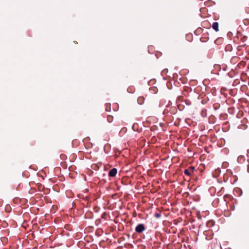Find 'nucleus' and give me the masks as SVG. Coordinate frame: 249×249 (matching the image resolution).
<instances>
[{"mask_svg":"<svg viewBox=\"0 0 249 249\" xmlns=\"http://www.w3.org/2000/svg\"><path fill=\"white\" fill-rule=\"evenodd\" d=\"M145 230V226L143 224H138L136 228L135 231L137 233H140L143 232Z\"/></svg>","mask_w":249,"mask_h":249,"instance_id":"obj_1","label":"nucleus"},{"mask_svg":"<svg viewBox=\"0 0 249 249\" xmlns=\"http://www.w3.org/2000/svg\"><path fill=\"white\" fill-rule=\"evenodd\" d=\"M118 170L116 168H113L110 170V177H114L117 174Z\"/></svg>","mask_w":249,"mask_h":249,"instance_id":"obj_2","label":"nucleus"},{"mask_svg":"<svg viewBox=\"0 0 249 249\" xmlns=\"http://www.w3.org/2000/svg\"><path fill=\"white\" fill-rule=\"evenodd\" d=\"M219 24L217 22H214L213 23L212 25V28L213 29L215 30L216 32L219 31Z\"/></svg>","mask_w":249,"mask_h":249,"instance_id":"obj_3","label":"nucleus"},{"mask_svg":"<svg viewBox=\"0 0 249 249\" xmlns=\"http://www.w3.org/2000/svg\"><path fill=\"white\" fill-rule=\"evenodd\" d=\"M144 98L143 97H139L138 99V102L139 104L142 105L144 103Z\"/></svg>","mask_w":249,"mask_h":249,"instance_id":"obj_4","label":"nucleus"},{"mask_svg":"<svg viewBox=\"0 0 249 249\" xmlns=\"http://www.w3.org/2000/svg\"><path fill=\"white\" fill-rule=\"evenodd\" d=\"M184 173L187 176H191L192 174V173L188 169H186L184 171Z\"/></svg>","mask_w":249,"mask_h":249,"instance_id":"obj_5","label":"nucleus"},{"mask_svg":"<svg viewBox=\"0 0 249 249\" xmlns=\"http://www.w3.org/2000/svg\"><path fill=\"white\" fill-rule=\"evenodd\" d=\"M188 169L193 173L195 170V167L193 166H190Z\"/></svg>","mask_w":249,"mask_h":249,"instance_id":"obj_6","label":"nucleus"},{"mask_svg":"<svg viewBox=\"0 0 249 249\" xmlns=\"http://www.w3.org/2000/svg\"><path fill=\"white\" fill-rule=\"evenodd\" d=\"M155 216L157 218H160L161 217V214L160 213H156L155 214Z\"/></svg>","mask_w":249,"mask_h":249,"instance_id":"obj_7","label":"nucleus"},{"mask_svg":"<svg viewBox=\"0 0 249 249\" xmlns=\"http://www.w3.org/2000/svg\"><path fill=\"white\" fill-rule=\"evenodd\" d=\"M88 141V138H86L84 140V142H85L86 141Z\"/></svg>","mask_w":249,"mask_h":249,"instance_id":"obj_8","label":"nucleus"},{"mask_svg":"<svg viewBox=\"0 0 249 249\" xmlns=\"http://www.w3.org/2000/svg\"><path fill=\"white\" fill-rule=\"evenodd\" d=\"M111 228H111V227H110V228H109V229H110V231H111Z\"/></svg>","mask_w":249,"mask_h":249,"instance_id":"obj_9","label":"nucleus"}]
</instances>
